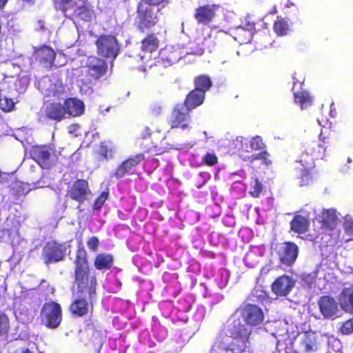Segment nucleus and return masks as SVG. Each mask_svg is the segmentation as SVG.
Here are the masks:
<instances>
[{
    "label": "nucleus",
    "mask_w": 353,
    "mask_h": 353,
    "mask_svg": "<svg viewBox=\"0 0 353 353\" xmlns=\"http://www.w3.org/2000/svg\"><path fill=\"white\" fill-rule=\"evenodd\" d=\"M250 335V331L239 319L228 321L218 333L210 352L250 353L248 345Z\"/></svg>",
    "instance_id": "1"
},
{
    "label": "nucleus",
    "mask_w": 353,
    "mask_h": 353,
    "mask_svg": "<svg viewBox=\"0 0 353 353\" xmlns=\"http://www.w3.org/2000/svg\"><path fill=\"white\" fill-rule=\"evenodd\" d=\"M320 141L307 143L299 159L296 169L300 172L301 185H307L312 180V170L315 168V161L323 159L328 146H325V138Z\"/></svg>",
    "instance_id": "2"
},
{
    "label": "nucleus",
    "mask_w": 353,
    "mask_h": 353,
    "mask_svg": "<svg viewBox=\"0 0 353 353\" xmlns=\"http://www.w3.org/2000/svg\"><path fill=\"white\" fill-rule=\"evenodd\" d=\"M77 297L71 302L68 310L74 317L86 316L93 308V299L97 296V283H74Z\"/></svg>",
    "instance_id": "3"
},
{
    "label": "nucleus",
    "mask_w": 353,
    "mask_h": 353,
    "mask_svg": "<svg viewBox=\"0 0 353 353\" xmlns=\"http://www.w3.org/2000/svg\"><path fill=\"white\" fill-rule=\"evenodd\" d=\"M74 264V283H97L96 276L90 274L88 254L81 242L77 246Z\"/></svg>",
    "instance_id": "4"
},
{
    "label": "nucleus",
    "mask_w": 353,
    "mask_h": 353,
    "mask_svg": "<svg viewBox=\"0 0 353 353\" xmlns=\"http://www.w3.org/2000/svg\"><path fill=\"white\" fill-rule=\"evenodd\" d=\"M39 319L41 325L48 329L59 327L63 319L61 305L54 301H46L41 308Z\"/></svg>",
    "instance_id": "5"
},
{
    "label": "nucleus",
    "mask_w": 353,
    "mask_h": 353,
    "mask_svg": "<svg viewBox=\"0 0 353 353\" xmlns=\"http://www.w3.org/2000/svg\"><path fill=\"white\" fill-rule=\"evenodd\" d=\"M28 87V82H24L23 79H3L0 83V110L5 112H10L15 110L16 102L8 97L2 92L8 90H14L18 92L24 91Z\"/></svg>",
    "instance_id": "6"
},
{
    "label": "nucleus",
    "mask_w": 353,
    "mask_h": 353,
    "mask_svg": "<svg viewBox=\"0 0 353 353\" xmlns=\"http://www.w3.org/2000/svg\"><path fill=\"white\" fill-rule=\"evenodd\" d=\"M157 5L144 1L140 2L137 8L138 29L144 32L154 27L158 22L159 9Z\"/></svg>",
    "instance_id": "7"
},
{
    "label": "nucleus",
    "mask_w": 353,
    "mask_h": 353,
    "mask_svg": "<svg viewBox=\"0 0 353 353\" xmlns=\"http://www.w3.org/2000/svg\"><path fill=\"white\" fill-rule=\"evenodd\" d=\"M182 57L179 48L165 47L160 50L158 59L151 66V70L153 72L163 75L165 68L177 63Z\"/></svg>",
    "instance_id": "8"
},
{
    "label": "nucleus",
    "mask_w": 353,
    "mask_h": 353,
    "mask_svg": "<svg viewBox=\"0 0 353 353\" xmlns=\"http://www.w3.org/2000/svg\"><path fill=\"white\" fill-rule=\"evenodd\" d=\"M67 254V247L65 243H59L57 240L48 241L43 247L41 258L43 263L48 265L65 260Z\"/></svg>",
    "instance_id": "9"
},
{
    "label": "nucleus",
    "mask_w": 353,
    "mask_h": 353,
    "mask_svg": "<svg viewBox=\"0 0 353 353\" xmlns=\"http://www.w3.org/2000/svg\"><path fill=\"white\" fill-rule=\"evenodd\" d=\"M95 44L98 55L102 57L114 59L119 53V46L114 36L101 35Z\"/></svg>",
    "instance_id": "10"
},
{
    "label": "nucleus",
    "mask_w": 353,
    "mask_h": 353,
    "mask_svg": "<svg viewBox=\"0 0 353 353\" xmlns=\"http://www.w3.org/2000/svg\"><path fill=\"white\" fill-rule=\"evenodd\" d=\"M55 146L52 143L33 145L30 154L31 158L43 169H50L54 164L50 157L55 152Z\"/></svg>",
    "instance_id": "11"
},
{
    "label": "nucleus",
    "mask_w": 353,
    "mask_h": 353,
    "mask_svg": "<svg viewBox=\"0 0 353 353\" xmlns=\"http://www.w3.org/2000/svg\"><path fill=\"white\" fill-rule=\"evenodd\" d=\"M91 194L88 182L85 179H78L68 187L66 196L79 203L77 208L83 203Z\"/></svg>",
    "instance_id": "12"
},
{
    "label": "nucleus",
    "mask_w": 353,
    "mask_h": 353,
    "mask_svg": "<svg viewBox=\"0 0 353 353\" xmlns=\"http://www.w3.org/2000/svg\"><path fill=\"white\" fill-rule=\"evenodd\" d=\"M190 110L183 104L175 105L170 116L168 123L171 128L185 130L190 127Z\"/></svg>",
    "instance_id": "13"
},
{
    "label": "nucleus",
    "mask_w": 353,
    "mask_h": 353,
    "mask_svg": "<svg viewBox=\"0 0 353 353\" xmlns=\"http://www.w3.org/2000/svg\"><path fill=\"white\" fill-rule=\"evenodd\" d=\"M86 76L94 82L105 79L108 72L107 62L98 57L92 58L86 65Z\"/></svg>",
    "instance_id": "14"
},
{
    "label": "nucleus",
    "mask_w": 353,
    "mask_h": 353,
    "mask_svg": "<svg viewBox=\"0 0 353 353\" xmlns=\"http://www.w3.org/2000/svg\"><path fill=\"white\" fill-rule=\"evenodd\" d=\"M239 310L246 325L257 326L264 320L263 310L256 304L244 303L239 307Z\"/></svg>",
    "instance_id": "15"
},
{
    "label": "nucleus",
    "mask_w": 353,
    "mask_h": 353,
    "mask_svg": "<svg viewBox=\"0 0 353 353\" xmlns=\"http://www.w3.org/2000/svg\"><path fill=\"white\" fill-rule=\"evenodd\" d=\"M140 137L143 140L147 139L148 138L151 139V145L145 144V145L143 146L145 152L153 153L154 155H157L162 152V148L160 146V144L165 139V135L161 130H158L152 133L149 127H145L142 130Z\"/></svg>",
    "instance_id": "16"
},
{
    "label": "nucleus",
    "mask_w": 353,
    "mask_h": 353,
    "mask_svg": "<svg viewBox=\"0 0 353 353\" xmlns=\"http://www.w3.org/2000/svg\"><path fill=\"white\" fill-rule=\"evenodd\" d=\"M219 6L215 3L199 6L194 12V18L199 24L208 26L214 19Z\"/></svg>",
    "instance_id": "17"
},
{
    "label": "nucleus",
    "mask_w": 353,
    "mask_h": 353,
    "mask_svg": "<svg viewBox=\"0 0 353 353\" xmlns=\"http://www.w3.org/2000/svg\"><path fill=\"white\" fill-rule=\"evenodd\" d=\"M294 285L295 281L291 276L283 274L271 284V290L277 297H285L290 293Z\"/></svg>",
    "instance_id": "18"
},
{
    "label": "nucleus",
    "mask_w": 353,
    "mask_h": 353,
    "mask_svg": "<svg viewBox=\"0 0 353 353\" xmlns=\"http://www.w3.org/2000/svg\"><path fill=\"white\" fill-rule=\"evenodd\" d=\"M144 160L145 157L143 153L131 156L122 161V163L115 170L113 175L117 179H119L127 174H132L135 168Z\"/></svg>",
    "instance_id": "19"
},
{
    "label": "nucleus",
    "mask_w": 353,
    "mask_h": 353,
    "mask_svg": "<svg viewBox=\"0 0 353 353\" xmlns=\"http://www.w3.org/2000/svg\"><path fill=\"white\" fill-rule=\"evenodd\" d=\"M317 304L324 319H335L339 316V305L332 296H321L319 299Z\"/></svg>",
    "instance_id": "20"
},
{
    "label": "nucleus",
    "mask_w": 353,
    "mask_h": 353,
    "mask_svg": "<svg viewBox=\"0 0 353 353\" xmlns=\"http://www.w3.org/2000/svg\"><path fill=\"white\" fill-rule=\"evenodd\" d=\"M299 248L294 242H285L278 252L280 262L286 265H292L296 261Z\"/></svg>",
    "instance_id": "21"
},
{
    "label": "nucleus",
    "mask_w": 353,
    "mask_h": 353,
    "mask_svg": "<svg viewBox=\"0 0 353 353\" xmlns=\"http://www.w3.org/2000/svg\"><path fill=\"white\" fill-rule=\"evenodd\" d=\"M73 17L84 21H90L93 10L90 3L87 0H79L70 6Z\"/></svg>",
    "instance_id": "22"
},
{
    "label": "nucleus",
    "mask_w": 353,
    "mask_h": 353,
    "mask_svg": "<svg viewBox=\"0 0 353 353\" xmlns=\"http://www.w3.org/2000/svg\"><path fill=\"white\" fill-rule=\"evenodd\" d=\"M318 220L321 224V230L325 232L334 230L339 222L336 211L334 209L323 210Z\"/></svg>",
    "instance_id": "23"
},
{
    "label": "nucleus",
    "mask_w": 353,
    "mask_h": 353,
    "mask_svg": "<svg viewBox=\"0 0 353 353\" xmlns=\"http://www.w3.org/2000/svg\"><path fill=\"white\" fill-rule=\"evenodd\" d=\"M34 57L40 64L51 68L56 58V52L52 48L43 46L34 50Z\"/></svg>",
    "instance_id": "24"
},
{
    "label": "nucleus",
    "mask_w": 353,
    "mask_h": 353,
    "mask_svg": "<svg viewBox=\"0 0 353 353\" xmlns=\"http://www.w3.org/2000/svg\"><path fill=\"white\" fill-rule=\"evenodd\" d=\"M299 352L310 353L318 350L319 345L316 337L314 333L306 332L299 341Z\"/></svg>",
    "instance_id": "25"
},
{
    "label": "nucleus",
    "mask_w": 353,
    "mask_h": 353,
    "mask_svg": "<svg viewBox=\"0 0 353 353\" xmlns=\"http://www.w3.org/2000/svg\"><path fill=\"white\" fill-rule=\"evenodd\" d=\"M310 225V219L301 214H294L290 222V230L299 234L306 233L309 230Z\"/></svg>",
    "instance_id": "26"
},
{
    "label": "nucleus",
    "mask_w": 353,
    "mask_h": 353,
    "mask_svg": "<svg viewBox=\"0 0 353 353\" xmlns=\"http://www.w3.org/2000/svg\"><path fill=\"white\" fill-rule=\"evenodd\" d=\"M205 96L203 91L194 88L186 96L183 105L191 111L203 103Z\"/></svg>",
    "instance_id": "27"
},
{
    "label": "nucleus",
    "mask_w": 353,
    "mask_h": 353,
    "mask_svg": "<svg viewBox=\"0 0 353 353\" xmlns=\"http://www.w3.org/2000/svg\"><path fill=\"white\" fill-rule=\"evenodd\" d=\"M65 114L72 117H79L83 114L85 110L84 103L77 99L68 98L64 101Z\"/></svg>",
    "instance_id": "28"
},
{
    "label": "nucleus",
    "mask_w": 353,
    "mask_h": 353,
    "mask_svg": "<svg viewBox=\"0 0 353 353\" xmlns=\"http://www.w3.org/2000/svg\"><path fill=\"white\" fill-rule=\"evenodd\" d=\"M94 267L99 271L110 270L114 265V256L110 253H99L96 255L94 261Z\"/></svg>",
    "instance_id": "29"
},
{
    "label": "nucleus",
    "mask_w": 353,
    "mask_h": 353,
    "mask_svg": "<svg viewBox=\"0 0 353 353\" xmlns=\"http://www.w3.org/2000/svg\"><path fill=\"white\" fill-rule=\"evenodd\" d=\"M65 110L64 104L51 103L46 106V116L53 121H60L65 118Z\"/></svg>",
    "instance_id": "30"
},
{
    "label": "nucleus",
    "mask_w": 353,
    "mask_h": 353,
    "mask_svg": "<svg viewBox=\"0 0 353 353\" xmlns=\"http://www.w3.org/2000/svg\"><path fill=\"white\" fill-rule=\"evenodd\" d=\"M196 40L202 46V52L206 50L210 51L216 44V37L209 28H206V35L202 34L201 37H197Z\"/></svg>",
    "instance_id": "31"
},
{
    "label": "nucleus",
    "mask_w": 353,
    "mask_h": 353,
    "mask_svg": "<svg viewBox=\"0 0 353 353\" xmlns=\"http://www.w3.org/2000/svg\"><path fill=\"white\" fill-rule=\"evenodd\" d=\"M339 301L345 311L353 314V285L343 289L340 294Z\"/></svg>",
    "instance_id": "32"
},
{
    "label": "nucleus",
    "mask_w": 353,
    "mask_h": 353,
    "mask_svg": "<svg viewBox=\"0 0 353 353\" xmlns=\"http://www.w3.org/2000/svg\"><path fill=\"white\" fill-rule=\"evenodd\" d=\"M272 29L277 37L286 36L290 31V26L286 18L279 16L273 23Z\"/></svg>",
    "instance_id": "33"
},
{
    "label": "nucleus",
    "mask_w": 353,
    "mask_h": 353,
    "mask_svg": "<svg viewBox=\"0 0 353 353\" xmlns=\"http://www.w3.org/2000/svg\"><path fill=\"white\" fill-rule=\"evenodd\" d=\"M141 49L145 52L156 51L159 47V40L154 34H148L142 39Z\"/></svg>",
    "instance_id": "34"
},
{
    "label": "nucleus",
    "mask_w": 353,
    "mask_h": 353,
    "mask_svg": "<svg viewBox=\"0 0 353 353\" xmlns=\"http://www.w3.org/2000/svg\"><path fill=\"white\" fill-rule=\"evenodd\" d=\"M312 101L313 97L306 90H301L294 93V102L299 104L301 110L310 106Z\"/></svg>",
    "instance_id": "35"
},
{
    "label": "nucleus",
    "mask_w": 353,
    "mask_h": 353,
    "mask_svg": "<svg viewBox=\"0 0 353 353\" xmlns=\"http://www.w3.org/2000/svg\"><path fill=\"white\" fill-rule=\"evenodd\" d=\"M194 83L195 89H199L201 91H203L205 94L206 91L208 90L212 86V81L210 77L204 74L199 75L196 77L194 79Z\"/></svg>",
    "instance_id": "36"
},
{
    "label": "nucleus",
    "mask_w": 353,
    "mask_h": 353,
    "mask_svg": "<svg viewBox=\"0 0 353 353\" xmlns=\"http://www.w3.org/2000/svg\"><path fill=\"white\" fill-rule=\"evenodd\" d=\"M10 328V320L8 315L0 311V340L7 339Z\"/></svg>",
    "instance_id": "37"
},
{
    "label": "nucleus",
    "mask_w": 353,
    "mask_h": 353,
    "mask_svg": "<svg viewBox=\"0 0 353 353\" xmlns=\"http://www.w3.org/2000/svg\"><path fill=\"white\" fill-rule=\"evenodd\" d=\"M234 145V152H241L247 151L248 140L243 137H237L232 142Z\"/></svg>",
    "instance_id": "38"
},
{
    "label": "nucleus",
    "mask_w": 353,
    "mask_h": 353,
    "mask_svg": "<svg viewBox=\"0 0 353 353\" xmlns=\"http://www.w3.org/2000/svg\"><path fill=\"white\" fill-rule=\"evenodd\" d=\"M109 196L108 191H103L98 197L94 201L92 205L93 210H99L108 200Z\"/></svg>",
    "instance_id": "39"
},
{
    "label": "nucleus",
    "mask_w": 353,
    "mask_h": 353,
    "mask_svg": "<svg viewBox=\"0 0 353 353\" xmlns=\"http://www.w3.org/2000/svg\"><path fill=\"white\" fill-rule=\"evenodd\" d=\"M254 184L249 192L250 196L253 198H259L263 190V185L258 178L254 179Z\"/></svg>",
    "instance_id": "40"
},
{
    "label": "nucleus",
    "mask_w": 353,
    "mask_h": 353,
    "mask_svg": "<svg viewBox=\"0 0 353 353\" xmlns=\"http://www.w3.org/2000/svg\"><path fill=\"white\" fill-rule=\"evenodd\" d=\"M249 159L251 162L256 160H262L263 163L266 165H269L272 163V161L270 159V154L266 150H263L258 154L252 155L249 157Z\"/></svg>",
    "instance_id": "41"
},
{
    "label": "nucleus",
    "mask_w": 353,
    "mask_h": 353,
    "mask_svg": "<svg viewBox=\"0 0 353 353\" xmlns=\"http://www.w3.org/2000/svg\"><path fill=\"white\" fill-rule=\"evenodd\" d=\"M218 163V157L214 152H207L202 157L201 164L214 166Z\"/></svg>",
    "instance_id": "42"
},
{
    "label": "nucleus",
    "mask_w": 353,
    "mask_h": 353,
    "mask_svg": "<svg viewBox=\"0 0 353 353\" xmlns=\"http://www.w3.org/2000/svg\"><path fill=\"white\" fill-rule=\"evenodd\" d=\"M250 145L252 150H262L265 148V144L259 136L254 137L250 141Z\"/></svg>",
    "instance_id": "43"
},
{
    "label": "nucleus",
    "mask_w": 353,
    "mask_h": 353,
    "mask_svg": "<svg viewBox=\"0 0 353 353\" xmlns=\"http://www.w3.org/2000/svg\"><path fill=\"white\" fill-rule=\"evenodd\" d=\"M99 154L103 159L108 160L112 157L111 150L105 142H101L99 149Z\"/></svg>",
    "instance_id": "44"
},
{
    "label": "nucleus",
    "mask_w": 353,
    "mask_h": 353,
    "mask_svg": "<svg viewBox=\"0 0 353 353\" xmlns=\"http://www.w3.org/2000/svg\"><path fill=\"white\" fill-rule=\"evenodd\" d=\"M340 332L343 335L353 333V317L343 323L339 328Z\"/></svg>",
    "instance_id": "45"
},
{
    "label": "nucleus",
    "mask_w": 353,
    "mask_h": 353,
    "mask_svg": "<svg viewBox=\"0 0 353 353\" xmlns=\"http://www.w3.org/2000/svg\"><path fill=\"white\" fill-rule=\"evenodd\" d=\"M93 81H90V79H87V81H82L80 86L79 90L82 94L85 95H90L93 92V86L92 82Z\"/></svg>",
    "instance_id": "46"
},
{
    "label": "nucleus",
    "mask_w": 353,
    "mask_h": 353,
    "mask_svg": "<svg viewBox=\"0 0 353 353\" xmlns=\"http://www.w3.org/2000/svg\"><path fill=\"white\" fill-rule=\"evenodd\" d=\"M85 324V330L86 332H92L93 336L97 335L99 336L101 334V331L98 330L94 322L91 319H88L84 321Z\"/></svg>",
    "instance_id": "47"
},
{
    "label": "nucleus",
    "mask_w": 353,
    "mask_h": 353,
    "mask_svg": "<svg viewBox=\"0 0 353 353\" xmlns=\"http://www.w3.org/2000/svg\"><path fill=\"white\" fill-rule=\"evenodd\" d=\"M86 243L90 251L96 252L100 245L99 239L96 236H92L88 239Z\"/></svg>",
    "instance_id": "48"
},
{
    "label": "nucleus",
    "mask_w": 353,
    "mask_h": 353,
    "mask_svg": "<svg viewBox=\"0 0 353 353\" xmlns=\"http://www.w3.org/2000/svg\"><path fill=\"white\" fill-rule=\"evenodd\" d=\"M55 3L60 6V9L65 13L70 8V6L75 2L76 0H54Z\"/></svg>",
    "instance_id": "49"
},
{
    "label": "nucleus",
    "mask_w": 353,
    "mask_h": 353,
    "mask_svg": "<svg viewBox=\"0 0 353 353\" xmlns=\"http://www.w3.org/2000/svg\"><path fill=\"white\" fill-rule=\"evenodd\" d=\"M252 295L257 299L259 301L263 302L268 299V294L262 290H254Z\"/></svg>",
    "instance_id": "50"
},
{
    "label": "nucleus",
    "mask_w": 353,
    "mask_h": 353,
    "mask_svg": "<svg viewBox=\"0 0 353 353\" xmlns=\"http://www.w3.org/2000/svg\"><path fill=\"white\" fill-rule=\"evenodd\" d=\"M344 229L345 232L351 236L349 240H353V221H346Z\"/></svg>",
    "instance_id": "51"
},
{
    "label": "nucleus",
    "mask_w": 353,
    "mask_h": 353,
    "mask_svg": "<svg viewBox=\"0 0 353 353\" xmlns=\"http://www.w3.org/2000/svg\"><path fill=\"white\" fill-rule=\"evenodd\" d=\"M143 1L145 2L151 3L157 5V6H159L164 2L168 1V0H143Z\"/></svg>",
    "instance_id": "52"
},
{
    "label": "nucleus",
    "mask_w": 353,
    "mask_h": 353,
    "mask_svg": "<svg viewBox=\"0 0 353 353\" xmlns=\"http://www.w3.org/2000/svg\"><path fill=\"white\" fill-rule=\"evenodd\" d=\"M15 353H18L16 352ZM20 353H33L32 351H30L28 348H23Z\"/></svg>",
    "instance_id": "53"
},
{
    "label": "nucleus",
    "mask_w": 353,
    "mask_h": 353,
    "mask_svg": "<svg viewBox=\"0 0 353 353\" xmlns=\"http://www.w3.org/2000/svg\"><path fill=\"white\" fill-rule=\"evenodd\" d=\"M8 0H0V9L4 7V6L6 4Z\"/></svg>",
    "instance_id": "54"
},
{
    "label": "nucleus",
    "mask_w": 353,
    "mask_h": 353,
    "mask_svg": "<svg viewBox=\"0 0 353 353\" xmlns=\"http://www.w3.org/2000/svg\"><path fill=\"white\" fill-rule=\"evenodd\" d=\"M276 13H277V9L276 7H274L273 9L271 11H270V14H275Z\"/></svg>",
    "instance_id": "55"
}]
</instances>
